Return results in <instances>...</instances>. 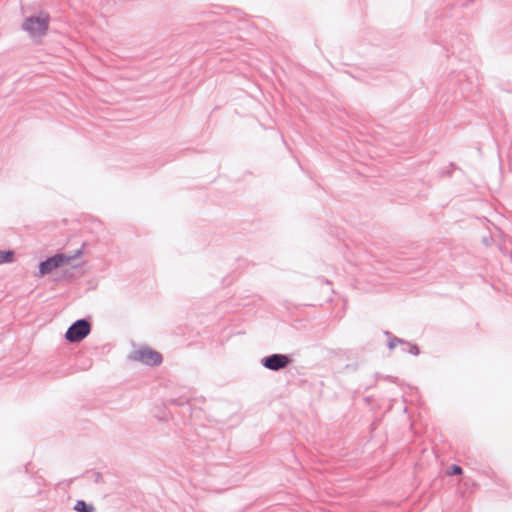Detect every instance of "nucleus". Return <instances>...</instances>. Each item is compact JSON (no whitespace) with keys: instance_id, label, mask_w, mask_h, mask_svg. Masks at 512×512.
Masks as SVG:
<instances>
[{"instance_id":"obj_1","label":"nucleus","mask_w":512,"mask_h":512,"mask_svg":"<svg viewBox=\"0 0 512 512\" xmlns=\"http://www.w3.org/2000/svg\"><path fill=\"white\" fill-rule=\"evenodd\" d=\"M86 243L84 242L81 248L77 249L73 254L58 252L52 256L47 257L45 260L39 262V277H44L50 274L53 270L58 269L72 260L80 257L83 254V249Z\"/></svg>"},{"instance_id":"obj_2","label":"nucleus","mask_w":512,"mask_h":512,"mask_svg":"<svg viewBox=\"0 0 512 512\" xmlns=\"http://www.w3.org/2000/svg\"><path fill=\"white\" fill-rule=\"evenodd\" d=\"M50 16L47 13L31 15L25 18L22 29L29 33L32 38L43 37L49 28Z\"/></svg>"},{"instance_id":"obj_3","label":"nucleus","mask_w":512,"mask_h":512,"mask_svg":"<svg viewBox=\"0 0 512 512\" xmlns=\"http://www.w3.org/2000/svg\"><path fill=\"white\" fill-rule=\"evenodd\" d=\"M92 324L89 318H80L74 321L65 332V339L69 343H79L91 332Z\"/></svg>"},{"instance_id":"obj_4","label":"nucleus","mask_w":512,"mask_h":512,"mask_svg":"<svg viewBox=\"0 0 512 512\" xmlns=\"http://www.w3.org/2000/svg\"><path fill=\"white\" fill-rule=\"evenodd\" d=\"M293 362L289 354L273 353L261 358V365L270 371L278 372L286 369Z\"/></svg>"},{"instance_id":"obj_5","label":"nucleus","mask_w":512,"mask_h":512,"mask_svg":"<svg viewBox=\"0 0 512 512\" xmlns=\"http://www.w3.org/2000/svg\"><path fill=\"white\" fill-rule=\"evenodd\" d=\"M136 354V360L151 367L159 366L163 362L162 354L148 346L141 347Z\"/></svg>"},{"instance_id":"obj_6","label":"nucleus","mask_w":512,"mask_h":512,"mask_svg":"<svg viewBox=\"0 0 512 512\" xmlns=\"http://www.w3.org/2000/svg\"><path fill=\"white\" fill-rule=\"evenodd\" d=\"M383 333H384V335L386 336V338L388 340L387 346H388V348L390 350H393L397 345L409 344V341L394 336L390 331L386 330Z\"/></svg>"},{"instance_id":"obj_7","label":"nucleus","mask_w":512,"mask_h":512,"mask_svg":"<svg viewBox=\"0 0 512 512\" xmlns=\"http://www.w3.org/2000/svg\"><path fill=\"white\" fill-rule=\"evenodd\" d=\"M74 510L76 512H94L95 507L93 504L87 503L84 500H77L74 505Z\"/></svg>"},{"instance_id":"obj_8","label":"nucleus","mask_w":512,"mask_h":512,"mask_svg":"<svg viewBox=\"0 0 512 512\" xmlns=\"http://www.w3.org/2000/svg\"><path fill=\"white\" fill-rule=\"evenodd\" d=\"M15 258V251L8 249V250H0V265L1 264H8L12 263Z\"/></svg>"},{"instance_id":"obj_9","label":"nucleus","mask_w":512,"mask_h":512,"mask_svg":"<svg viewBox=\"0 0 512 512\" xmlns=\"http://www.w3.org/2000/svg\"><path fill=\"white\" fill-rule=\"evenodd\" d=\"M462 473H463V469L458 464H452L446 470V474L448 476H458V475H461Z\"/></svg>"},{"instance_id":"obj_10","label":"nucleus","mask_w":512,"mask_h":512,"mask_svg":"<svg viewBox=\"0 0 512 512\" xmlns=\"http://www.w3.org/2000/svg\"><path fill=\"white\" fill-rule=\"evenodd\" d=\"M403 346L408 347L407 353H410V354H412L414 356H418L420 354V348L415 343H410L409 342V344H404Z\"/></svg>"},{"instance_id":"obj_11","label":"nucleus","mask_w":512,"mask_h":512,"mask_svg":"<svg viewBox=\"0 0 512 512\" xmlns=\"http://www.w3.org/2000/svg\"><path fill=\"white\" fill-rule=\"evenodd\" d=\"M484 473L489 478L493 479L496 484L502 485V480L496 476V474L494 473V471L491 468H489L488 470L484 471Z\"/></svg>"},{"instance_id":"obj_12","label":"nucleus","mask_w":512,"mask_h":512,"mask_svg":"<svg viewBox=\"0 0 512 512\" xmlns=\"http://www.w3.org/2000/svg\"><path fill=\"white\" fill-rule=\"evenodd\" d=\"M466 75L465 74H462L461 72H459L456 76H455V79L457 82H459L461 84L460 86V90H461V94L464 96V86L465 84L462 83L465 79Z\"/></svg>"},{"instance_id":"obj_13","label":"nucleus","mask_w":512,"mask_h":512,"mask_svg":"<svg viewBox=\"0 0 512 512\" xmlns=\"http://www.w3.org/2000/svg\"><path fill=\"white\" fill-rule=\"evenodd\" d=\"M93 475H94V481L96 483H100L102 481V474L100 472H95Z\"/></svg>"},{"instance_id":"obj_14","label":"nucleus","mask_w":512,"mask_h":512,"mask_svg":"<svg viewBox=\"0 0 512 512\" xmlns=\"http://www.w3.org/2000/svg\"><path fill=\"white\" fill-rule=\"evenodd\" d=\"M171 402H172L173 404H176V405H183V402H182V401H180V400H174V399H172V400H171Z\"/></svg>"},{"instance_id":"obj_15","label":"nucleus","mask_w":512,"mask_h":512,"mask_svg":"<svg viewBox=\"0 0 512 512\" xmlns=\"http://www.w3.org/2000/svg\"><path fill=\"white\" fill-rule=\"evenodd\" d=\"M451 48H452V54H454V53H455V50H456V48H455L454 44H451Z\"/></svg>"},{"instance_id":"obj_16","label":"nucleus","mask_w":512,"mask_h":512,"mask_svg":"<svg viewBox=\"0 0 512 512\" xmlns=\"http://www.w3.org/2000/svg\"><path fill=\"white\" fill-rule=\"evenodd\" d=\"M407 349H408V347L405 346V347L402 348V351L403 352H407Z\"/></svg>"},{"instance_id":"obj_17","label":"nucleus","mask_w":512,"mask_h":512,"mask_svg":"<svg viewBox=\"0 0 512 512\" xmlns=\"http://www.w3.org/2000/svg\"><path fill=\"white\" fill-rule=\"evenodd\" d=\"M461 6H463V7H464V6H467V3H466V2H464V3H462V4H461Z\"/></svg>"}]
</instances>
